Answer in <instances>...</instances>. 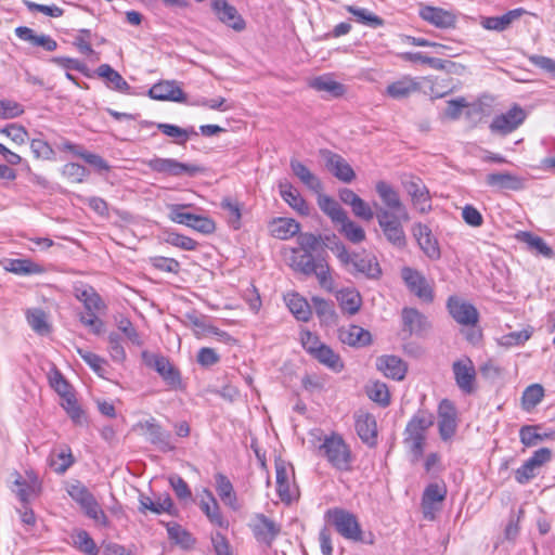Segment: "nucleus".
Returning a JSON list of instances; mask_svg holds the SVG:
<instances>
[{
    "mask_svg": "<svg viewBox=\"0 0 555 555\" xmlns=\"http://www.w3.org/2000/svg\"><path fill=\"white\" fill-rule=\"evenodd\" d=\"M332 250L340 264L352 275L361 274L370 280H378L382 276V268L374 255L366 251L349 253L343 243H336Z\"/></svg>",
    "mask_w": 555,
    "mask_h": 555,
    "instance_id": "obj_1",
    "label": "nucleus"
},
{
    "mask_svg": "<svg viewBox=\"0 0 555 555\" xmlns=\"http://www.w3.org/2000/svg\"><path fill=\"white\" fill-rule=\"evenodd\" d=\"M434 423V414L424 410L416 412L408 422L403 434V443L409 450L413 462H417L423 456L427 431Z\"/></svg>",
    "mask_w": 555,
    "mask_h": 555,
    "instance_id": "obj_2",
    "label": "nucleus"
},
{
    "mask_svg": "<svg viewBox=\"0 0 555 555\" xmlns=\"http://www.w3.org/2000/svg\"><path fill=\"white\" fill-rule=\"evenodd\" d=\"M320 441L321 443L317 449V454L320 457L325 459L331 466L338 470L346 472L350 469L352 453L340 435L332 433L324 436Z\"/></svg>",
    "mask_w": 555,
    "mask_h": 555,
    "instance_id": "obj_3",
    "label": "nucleus"
},
{
    "mask_svg": "<svg viewBox=\"0 0 555 555\" xmlns=\"http://www.w3.org/2000/svg\"><path fill=\"white\" fill-rule=\"evenodd\" d=\"M376 219L389 244L398 249H402L406 246V235L403 224L411 220L409 212H406V217L404 218L401 212L392 214L389 209L377 208Z\"/></svg>",
    "mask_w": 555,
    "mask_h": 555,
    "instance_id": "obj_4",
    "label": "nucleus"
},
{
    "mask_svg": "<svg viewBox=\"0 0 555 555\" xmlns=\"http://www.w3.org/2000/svg\"><path fill=\"white\" fill-rule=\"evenodd\" d=\"M326 517L343 538L354 542L363 540L362 529L354 514L343 508H332L326 512Z\"/></svg>",
    "mask_w": 555,
    "mask_h": 555,
    "instance_id": "obj_5",
    "label": "nucleus"
},
{
    "mask_svg": "<svg viewBox=\"0 0 555 555\" xmlns=\"http://www.w3.org/2000/svg\"><path fill=\"white\" fill-rule=\"evenodd\" d=\"M141 357L144 364L155 370L170 388L178 389L181 387L180 373L168 358L149 351H143Z\"/></svg>",
    "mask_w": 555,
    "mask_h": 555,
    "instance_id": "obj_6",
    "label": "nucleus"
},
{
    "mask_svg": "<svg viewBox=\"0 0 555 555\" xmlns=\"http://www.w3.org/2000/svg\"><path fill=\"white\" fill-rule=\"evenodd\" d=\"M402 186L420 214H428L431 210V196L422 179L410 176L402 180Z\"/></svg>",
    "mask_w": 555,
    "mask_h": 555,
    "instance_id": "obj_7",
    "label": "nucleus"
},
{
    "mask_svg": "<svg viewBox=\"0 0 555 555\" xmlns=\"http://www.w3.org/2000/svg\"><path fill=\"white\" fill-rule=\"evenodd\" d=\"M526 117L525 109L518 104H514L506 113L495 116L489 128L493 133L506 135L520 127Z\"/></svg>",
    "mask_w": 555,
    "mask_h": 555,
    "instance_id": "obj_8",
    "label": "nucleus"
},
{
    "mask_svg": "<svg viewBox=\"0 0 555 555\" xmlns=\"http://www.w3.org/2000/svg\"><path fill=\"white\" fill-rule=\"evenodd\" d=\"M452 373L459 389L465 395L476 390V369L468 357H463L452 364Z\"/></svg>",
    "mask_w": 555,
    "mask_h": 555,
    "instance_id": "obj_9",
    "label": "nucleus"
},
{
    "mask_svg": "<svg viewBox=\"0 0 555 555\" xmlns=\"http://www.w3.org/2000/svg\"><path fill=\"white\" fill-rule=\"evenodd\" d=\"M320 156L325 162L327 170L338 180L349 183L356 178L352 167L339 154L330 150H320Z\"/></svg>",
    "mask_w": 555,
    "mask_h": 555,
    "instance_id": "obj_10",
    "label": "nucleus"
},
{
    "mask_svg": "<svg viewBox=\"0 0 555 555\" xmlns=\"http://www.w3.org/2000/svg\"><path fill=\"white\" fill-rule=\"evenodd\" d=\"M375 191L378 194L384 206L374 204L375 208H386L392 214L401 212L402 217H406L408 209L400 198L399 192L386 181H378L375 184Z\"/></svg>",
    "mask_w": 555,
    "mask_h": 555,
    "instance_id": "obj_11",
    "label": "nucleus"
},
{
    "mask_svg": "<svg viewBox=\"0 0 555 555\" xmlns=\"http://www.w3.org/2000/svg\"><path fill=\"white\" fill-rule=\"evenodd\" d=\"M401 276L408 288L420 299L426 302L433 301V288L420 271L410 267H404L401 270Z\"/></svg>",
    "mask_w": 555,
    "mask_h": 555,
    "instance_id": "obj_12",
    "label": "nucleus"
},
{
    "mask_svg": "<svg viewBox=\"0 0 555 555\" xmlns=\"http://www.w3.org/2000/svg\"><path fill=\"white\" fill-rule=\"evenodd\" d=\"M249 526L256 540L267 546L272 545L281 531L280 526L263 514H257Z\"/></svg>",
    "mask_w": 555,
    "mask_h": 555,
    "instance_id": "obj_13",
    "label": "nucleus"
},
{
    "mask_svg": "<svg viewBox=\"0 0 555 555\" xmlns=\"http://www.w3.org/2000/svg\"><path fill=\"white\" fill-rule=\"evenodd\" d=\"M438 427L442 440L450 439L456 430V412L452 402L447 399L438 406Z\"/></svg>",
    "mask_w": 555,
    "mask_h": 555,
    "instance_id": "obj_14",
    "label": "nucleus"
},
{
    "mask_svg": "<svg viewBox=\"0 0 555 555\" xmlns=\"http://www.w3.org/2000/svg\"><path fill=\"white\" fill-rule=\"evenodd\" d=\"M448 309L452 318L460 324L474 325L478 322L477 309L457 297H450L448 299Z\"/></svg>",
    "mask_w": 555,
    "mask_h": 555,
    "instance_id": "obj_15",
    "label": "nucleus"
},
{
    "mask_svg": "<svg viewBox=\"0 0 555 555\" xmlns=\"http://www.w3.org/2000/svg\"><path fill=\"white\" fill-rule=\"evenodd\" d=\"M420 16L437 28H453L456 24L455 14L442 8L424 5L420 9Z\"/></svg>",
    "mask_w": 555,
    "mask_h": 555,
    "instance_id": "obj_16",
    "label": "nucleus"
},
{
    "mask_svg": "<svg viewBox=\"0 0 555 555\" xmlns=\"http://www.w3.org/2000/svg\"><path fill=\"white\" fill-rule=\"evenodd\" d=\"M149 96L158 101H185V94L183 90L175 80H163L153 85L149 90Z\"/></svg>",
    "mask_w": 555,
    "mask_h": 555,
    "instance_id": "obj_17",
    "label": "nucleus"
},
{
    "mask_svg": "<svg viewBox=\"0 0 555 555\" xmlns=\"http://www.w3.org/2000/svg\"><path fill=\"white\" fill-rule=\"evenodd\" d=\"M211 7L220 22L227 26L236 31H241L245 28L244 20L237 13V10L229 4L227 0H211Z\"/></svg>",
    "mask_w": 555,
    "mask_h": 555,
    "instance_id": "obj_18",
    "label": "nucleus"
},
{
    "mask_svg": "<svg viewBox=\"0 0 555 555\" xmlns=\"http://www.w3.org/2000/svg\"><path fill=\"white\" fill-rule=\"evenodd\" d=\"M276 492L284 503H291L296 494L295 487L292 486L293 469L288 468L284 462L275 463Z\"/></svg>",
    "mask_w": 555,
    "mask_h": 555,
    "instance_id": "obj_19",
    "label": "nucleus"
},
{
    "mask_svg": "<svg viewBox=\"0 0 555 555\" xmlns=\"http://www.w3.org/2000/svg\"><path fill=\"white\" fill-rule=\"evenodd\" d=\"M447 489L438 483H430L423 493L422 508L426 519L434 520L438 504L446 498Z\"/></svg>",
    "mask_w": 555,
    "mask_h": 555,
    "instance_id": "obj_20",
    "label": "nucleus"
},
{
    "mask_svg": "<svg viewBox=\"0 0 555 555\" xmlns=\"http://www.w3.org/2000/svg\"><path fill=\"white\" fill-rule=\"evenodd\" d=\"M525 14H527L525 9L517 8L509 10L501 16H482L480 18V25L487 30L504 31L509 28L515 21H518Z\"/></svg>",
    "mask_w": 555,
    "mask_h": 555,
    "instance_id": "obj_21",
    "label": "nucleus"
},
{
    "mask_svg": "<svg viewBox=\"0 0 555 555\" xmlns=\"http://www.w3.org/2000/svg\"><path fill=\"white\" fill-rule=\"evenodd\" d=\"M141 427L149 435L150 442L157 446L160 451L169 452L175 450V444L171 442L170 433L164 430L154 418L145 421L143 424H141Z\"/></svg>",
    "mask_w": 555,
    "mask_h": 555,
    "instance_id": "obj_22",
    "label": "nucleus"
},
{
    "mask_svg": "<svg viewBox=\"0 0 555 555\" xmlns=\"http://www.w3.org/2000/svg\"><path fill=\"white\" fill-rule=\"evenodd\" d=\"M421 88L417 78L403 76L387 86L386 94L395 100H403L420 92Z\"/></svg>",
    "mask_w": 555,
    "mask_h": 555,
    "instance_id": "obj_23",
    "label": "nucleus"
},
{
    "mask_svg": "<svg viewBox=\"0 0 555 555\" xmlns=\"http://www.w3.org/2000/svg\"><path fill=\"white\" fill-rule=\"evenodd\" d=\"M354 421L356 431L360 439L369 446L375 444L377 437L375 417L370 413L360 411L356 413Z\"/></svg>",
    "mask_w": 555,
    "mask_h": 555,
    "instance_id": "obj_24",
    "label": "nucleus"
},
{
    "mask_svg": "<svg viewBox=\"0 0 555 555\" xmlns=\"http://www.w3.org/2000/svg\"><path fill=\"white\" fill-rule=\"evenodd\" d=\"M376 366L386 377L395 380H402L408 371L405 362L397 356L377 358Z\"/></svg>",
    "mask_w": 555,
    "mask_h": 555,
    "instance_id": "obj_25",
    "label": "nucleus"
},
{
    "mask_svg": "<svg viewBox=\"0 0 555 555\" xmlns=\"http://www.w3.org/2000/svg\"><path fill=\"white\" fill-rule=\"evenodd\" d=\"M486 183L496 190L519 191L524 189V179L507 171H499L487 175Z\"/></svg>",
    "mask_w": 555,
    "mask_h": 555,
    "instance_id": "obj_26",
    "label": "nucleus"
},
{
    "mask_svg": "<svg viewBox=\"0 0 555 555\" xmlns=\"http://www.w3.org/2000/svg\"><path fill=\"white\" fill-rule=\"evenodd\" d=\"M338 338L343 344L351 347H364L371 344V333L358 325H348L338 331Z\"/></svg>",
    "mask_w": 555,
    "mask_h": 555,
    "instance_id": "obj_27",
    "label": "nucleus"
},
{
    "mask_svg": "<svg viewBox=\"0 0 555 555\" xmlns=\"http://www.w3.org/2000/svg\"><path fill=\"white\" fill-rule=\"evenodd\" d=\"M14 485L17 487V496L24 503H26L30 498L36 496L41 487L38 477L33 472H27L26 477L16 474Z\"/></svg>",
    "mask_w": 555,
    "mask_h": 555,
    "instance_id": "obj_28",
    "label": "nucleus"
},
{
    "mask_svg": "<svg viewBox=\"0 0 555 555\" xmlns=\"http://www.w3.org/2000/svg\"><path fill=\"white\" fill-rule=\"evenodd\" d=\"M272 236L279 240H288L300 231V224L293 218H275L269 223Z\"/></svg>",
    "mask_w": 555,
    "mask_h": 555,
    "instance_id": "obj_29",
    "label": "nucleus"
},
{
    "mask_svg": "<svg viewBox=\"0 0 555 555\" xmlns=\"http://www.w3.org/2000/svg\"><path fill=\"white\" fill-rule=\"evenodd\" d=\"M281 197L298 214L308 216L310 208L300 193L288 182H281L280 185Z\"/></svg>",
    "mask_w": 555,
    "mask_h": 555,
    "instance_id": "obj_30",
    "label": "nucleus"
},
{
    "mask_svg": "<svg viewBox=\"0 0 555 555\" xmlns=\"http://www.w3.org/2000/svg\"><path fill=\"white\" fill-rule=\"evenodd\" d=\"M74 462L75 460L68 446L53 449L48 459L49 466L59 475H63Z\"/></svg>",
    "mask_w": 555,
    "mask_h": 555,
    "instance_id": "obj_31",
    "label": "nucleus"
},
{
    "mask_svg": "<svg viewBox=\"0 0 555 555\" xmlns=\"http://www.w3.org/2000/svg\"><path fill=\"white\" fill-rule=\"evenodd\" d=\"M96 74L106 81L108 88L118 92L130 93L131 87L129 83L111 65H100L96 69Z\"/></svg>",
    "mask_w": 555,
    "mask_h": 555,
    "instance_id": "obj_32",
    "label": "nucleus"
},
{
    "mask_svg": "<svg viewBox=\"0 0 555 555\" xmlns=\"http://www.w3.org/2000/svg\"><path fill=\"white\" fill-rule=\"evenodd\" d=\"M291 168L293 173L304 183L308 189L315 193L323 190V185L319 177H317L310 169L297 159L291 160Z\"/></svg>",
    "mask_w": 555,
    "mask_h": 555,
    "instance_id": "obj_33",
    "label": "nucleus"
},
{
    "mask_svg": "<svg viewBox=\"0 0 555 555\" xmlns=\"http://www.w3.org/2000/svg\"><path fill=\"white\" fill-rule=\"evenodd\" d=\"M74 295L83 304L87 312H98L105 308L100 295L90 286L75 287Z\"/></svg>",
    "mask_w": 555,
    "mask_h": 555,
    "instance_id": "obj_34",
    "label": "nucleus"
},
{
    "mask_svg": "<svg viewBox=\"0 0 555 555\" xmlns=\"http://www.w3.org/2000/svg\"><path fill=\"white\" fill-rule=\"evenodd\" d=\"M318 205L334 223L346 219L347 212L341 206L333 197L322 194V192L318 193Z\"/></svg>",
    "mask_w": 555,
    "mask_h": 555,
    "instance_id": "obj_35",
    "label": "nucleus"
},
{
    "mask_svg": "<svg viewBox=\"0 0 555 555\" xmlns=\"http://www.w3.org/2000/svg\"><path fill=\"white\" fill-rule=\"evenodd\" d=\"M203 494L206 496L207 500H205L204 498L202 499V501H201L202 511L206 514L208 519L214 525H217L218 527H221V528L225 527L227 522L220 513L218 502L215 499V496L212 495L211 491H209L208 489H205L203 491Z\"/></svg>",
    "mask_w": 555,
    "mask_h": 555,
    "instance_id": "obj_36",
    "label": "nucleus"
},
{
    "mask_svg": "<svg viewBox=\"0 0 555 555\" xmlns=\"http://www.w3.org/2000/svg\"><path fill=\"white\" fill-rule=\"evenodd\" d=\"M4 269L18 275L41 274L44 268L30 259H9Z\"/></svg>",
    "mask_w": 555,
    "mask_h": 555,
    "instance_id": "obj_37",
    "label": "nucleus"
},
{
    "mask_svg": "<svg viewBox=\"0 0 555 555\" xmlns=\"http://www.w3.org/2000/svg\"><path fill=\"white\" fill-rule=\"evenodd\" d=\"M215 480H216V489H217L218 495L220 496L221 501L225 505H229L233 509H236L237 508L236 494L234 492V489H233V486H232V482L230 481V479L225 475H223L221 473H217L215 475Z\"/></svg>",
    "mask_w": 555,
    "mask_h": 555,
    "instance_id": "obj_38",
    "label": "nucleus"
},
{
    "mask_svg": "<svg viewBox=\"0 0 555 555\" xmlns=\"http://www.w3.org/2000/svg\"><path fill=\"white\" fill-rule=\"evenodd\" d=\"M336 298L341 310L348 314H356L362 304L360 293L354 288H345L339 291Z\"/></svg>",
    "mask_w": 555,
    "mask_h": 555,
    "instance_id": "obj_39",
    "label": "nucleus"
},
{
    "mask_svg": "<svg viewBox=\"0 0 555 555\" xmlns=\"http://www.w3.org/2000/svg\"><path fill=\"white\" fill-rule=\"evenodd\" d=\"M289 311L298 321L307 322L311 317V308L308 301L298 294H288L285 297Z\"/></svg>",
    "mask_w": 555,
    "mask_h": 555,
    "instance_id": "obj_40",
    "label": "nucleus"
},
{
    "mask_svg": "<svg viewBox=\"0 0 555 555\" xmlns=\"http://www.w3.org/2000/svg\"><path fill=\"white\" fill-rule=\"evenodd\" d=\"M310 87L317 91L326 92L336 98L343 95L345 92V87L327 75L312 79Z\"/></svg>",
    "mask_w": 555,
    "mask_h": 555,
    "instance_id": "obj_41",
    "label": "nucleus"
},
{
    "mask_svg": "<svg viewBox=\"0 0 555 555\" xmlns=\"http://www.w3.org/2000/svg\"><path fill=\"white\" fill-rule=\"evenodd\" d=\"M291 264L294 270L305 275H311L318 264V258H314L311 253L294 251L291 258Z\"/></svg>",
    "mask_w": 555,
    "mask_h": 555,
    "instance_id": "obj_42",
    "label": "nucleus"
},
{
    "mask_svg": "<svg viewBox=\"0 0 555 555\" xmlns=\"http://www.w3.org/2000/svg\"><path fill=\"white\" fill-rule=\"evenodd\" d=\"M346 10L356 17V21L362 25L377 28L384 25V20L367 9L347 5Z\"/></svg>",
    "mask_w": 555,
    "mask_h": 555,
    "instance_id": "obj_43",
    "label": "nucleus"
},
{
    "mask_svg": "<svg viewBox=\"0 0 555 555\" xmlns=\"http://www.w3.org/2000/svg\"><path fill=\"white\" fill-rule=\"evenodd\" d=\"M313 357L322 364L326 365L331 370L335 372H340L344 367V364L340 360V357L335 353L328 346L323 345L318 348Z\"/></svg>",
    "mask_w": 555,
    "mask_h": 555,
    "instance_id": "obj_44",
    "label": "nucleus"
},
{
    "mask_svg": "<svg viewBox=\"0 0 555 555\" xmlns=\"http://www.w3.org/2000/svg\"><path fill=\"white\" fill-rule=\"evenodd\" d=\"M338 224H340L339 232L351 243L358 244L365 240V231L363 228L351 221L348 216Z\"/></svg>",
    "mask_w": 555,
    "mask_h": 555,
    "instance_id": "obj_45",
    "label": "nucleus"
},
{
    "mask_svg": "<svg viewBox=\"0 0 555 555\" xmlns=\"http://www.w3.org/2000/svg\"><path fill=\"white\" fill-rule=\"evenodd\" d=\"M402 321L403 330L412 334L423 328L425 318L416 309L404 308L402 310Z\"/></svg>",
    "mask_w": 555,
    "mask_h": 555,
    "instance_id": "obj_46",
    "label": "nucleus"
},
{
    "mask_svg": "<svg viewBox=\"0 0 555 555\" xmlns=\"http://www.w3.org/2000/svg\"><path fill=\"white\" fill-rule=\"evenodd\" d=\"M73 543L87 555H99V547L86 530H78L73 534Z\"/></svg>",
    "mask_w": 555,
    "mask_h": 555,
    "instance_id": "obj_47",
    "label": "nucleus"
},
{
    "mask_svg": "<svg viewBox=\"0 0 555 555\" xmlns=\"http://www.w3.org/2000/svg\"><path fill=\"white\" fill-rule=\"evenodd\" d=\"M68 495L80 505L81 508L89 505L93 500L94 495L88 490V488L79 481H76L67 487Z\"/></svg>",
    "mask_w": 555,
    "mask_h": 555,
    "instance_id": "obj_48",
    "label": "nucleus"
},
{
    "mask_svg": "<svg viewBox=\"0 0 555 555\" xmlns=\"http://www.w3.org/2000/svg\"><path fill=\"white\" fill-rule=\"evenodd\" d=\"M543 397L544 389L540 384H532L528 386L521 397L524 410L530 411L542 401Z\"/></svg>",
    "mask_w": 555,
    "mask_h": 555,
    "instance_id": "obj_49",
    "label": "nucleus"
},
{
    "mask_svg": "<svg viewBox=\"0 0 555 555\" xmlns=\"http://www.w3.org/2000/svg\"><path fill=\"white\" fill-rule=\"evenodd\" d=\"M27 322L30 327L38 334L44 335L50 331L47 314L41 309H31L26 313Z\"/></svg>",
    "mask_w": 555,
    "mask_h": 555,
    "instance_id": "obj_50",
    "label": "nucleus"
},
{
    "mask_svg": "<svg viewBox=\"0 0 555 555\" xmlns=\"http://www.w3.org/2000/svg\"><path fill=\"white\" fill-rule=\"evenodd\" d=\"M366 393L372 401L383 406H387L390 403L389 390L384 383L374 382L370 384L366 388Z\"/></svg>",
    "mask_w": 555,
    "mask_h": 555,
    "instance_id": "obj_51",
    "label": "nucleus"
},
{
    "mask_svg": "<svg viewBox=\"0 0 555 555\" xmlns=\"http://www.w3.org/2000/svg\"><path fill=\"white\" fill-rule=\"evenodd\" d=\"M312 274H314L319 281L321 287L327 292L334 289V280L330 272V267L323 258H318V264L315 266Z\"/></svg>",
    "mask_w": 555,
    "mask_h": 555,
    "instance_id": "obj_52",
    "label": "nucleus"
},
{
    "mask_svg": "<svg viewBox=\"0 0 555 555\" xmlns=\"http://www.w3.org/2000/svg\"><path fill=\"white\" fill-rule=\"evenodd\" d=\"M538 426H522L519 431L520 441L526 447H534L551 437L550 434L538 433Z\"/></svg>",
    "mask_w": 555,
    "mask_h": 555,
    "instance_id": "obj_53",
    "label": "nucleus"
},
{
    "mask_svg": "<svg viewBox=\"0 0 555 555\" xmlns=\"http://www.w3.org/2000/svg\"><path fill=\"white\" fill-rule=\"evenodd\" d=\"M140 509L141 511H151L155 514L169 513L173 507L172 500L170 496H165L163 500H158L157 502H153L150 498L143 496L140 500Z\"/></svg>",
    "mask_w": 555,
    "mask_h": 555,
    "instance_id": "obj_54",
    "label": "nucleus"
},
{
    "mask_svg": "<svg viewBox=\"0 0 555 555\" xmlns=\"http://www.w3.org/2000/svg\"><path fill=\"white\" fill-rule=\"evenodd\" d=\"M62 175L72 183H81L88 176V170L77 163H68L63 166Z\"/></svg>",
    "mask_w": 555,
    "mask_h": 555,
    "instance_id": "obj_55",
    "label": "nucleus"
},
{
    "mask_svg": "<svg viewBox=\"0 0 555 555\" xmlns=\"http://www.w3.org/2000/svg\"><path fill=\"white\" fill-rule=\"evenodd\" d=\"M77 353L96 374H104L106 361L103 358L82 348H77Z\"/></svg>",
    "mask_w": 555,
    "mask_h": 555,
    "instance_id": "obj_56",
    "label": "nucleus"
},
{
    "mask_svg": "<svg viewBox=\"0 0 555 555\" xmlns=\"http://www.w3.org/2000/svg\"><path fill=\"white\" fill-rule=\"evenodd\" d=\"M191 205L185 204H172L168 206L169 209V219L172 222L184 224L190 227L191 221H193L194 214L184 212L183 209L190 207Z\"/></svg>",
    "mask_w": 555,
    "mask_h": 555,
    "instance_id": "obj_57",
    "label": "nucleus"
},
{
    "mask_svg": "<svg viewBox=\"0 0 555 555\" xmlns=\"http://www.w3.org/2000/svg\"><path fill=\"white\" fill-rule=\"evenodd\" d=\"M61 405L75 423H81L83 412L78 405L75 395L73 392L62 398Z\"/></svg>",
    "mask_w": 555,
    "mask_h": 555,
    "instance_id": "obj_58",
    "label": "nucleus"
},
{
    "mask_svg": "<svg viewBox=\"0 0 555 555\" xmlns=\"http://www.w3.org/2000/svg\"><path fill=\"white\" fill-rule=\"evenodd\" d=\"M50 386L60 395L61 398L72 393V386L64 378L60 371L54 370L49 375Z\"/></svg>",
    "mask_w": 555,
    "mask_h": 555,
    "instance_id": "obj_59",
    "label": "nucleus"
},
{
    "mask_svg": "<svg viewBox=\"0 0 555 555\" xmlns=\"http://www.w3.org/2000/svg\"><path fill=\"white\" fill-rule=\"evenodd\" d=\"M221 208L228 211L229 222L233 229H238L241 225V208L237 202H233L230 198L222 199L220 204Z\"/></svg>",
    "mask_w": 555,
    "mask_h": 555,
    "instance_id": "obj_60",
    "label": "nucleus"
},
{
    "mask_svg": "<svg viewBox=\"0 0 555 555\" xmlns=\"http://www.w3.org/2000/svg\"><path fill=\"white\" fill-rule=\"evenodd\" d=\"M108 352L114 362L122 363L126 360V351L120 344L118 334L111 333L108 335Z\"/></svg>",
    "mask_w": 555,
    "mask_h": 555,
    "instance_id": "obj_61",
    "label": "nucleus"
},
{
    "mask_svg": "<svg viewBox=\"0 0 555 555\" xmlns=\"http://www.w3.org/2000/svg\"><path fill=\"white\" fill-rule=\"evenodd\" d=\"M168 534L171 540L180 544L184 548H190L194 544L192 535L182 529L180 526H173L168 528Z\"/></svg>",
    "mask_w": 555,
    "mask_h": 555,
    "instance_id": "obj_62",
    "label": "nucleus"
},
{
    "mask_svg": "<svg viewBox=\"0 0 555 555\" xmlns=\"http://www.w3.org/2000/svg\"><path fill=\"white\" fill-rule=\"evenodd\" d=\"M312 302L314 306L315 313L324 322L333 321L335 312L332 305L323 298L313 297Z\"/></svg>",
    "mask_w": 555,
    "mask_h": 555,
    "instance_id": "obj_63",
    "label": "nucleus"
},
{
    "mask_svg": "<svg viewBox=\"0 0 555 555\" xmlns=\"http://www.w3.org/2000/svg\"><path fill=\"white\" fill-rule=\"evenodd\" d=\"M529 62L535 67L544 70L555 78V60L544 55L533 54L528 57Z\"/></svg>",
    "mask_w": 555,
    "mask_h": 555,
    "instance_id": "obj_64",
    "label": "nucleus"
}]
</instances>
